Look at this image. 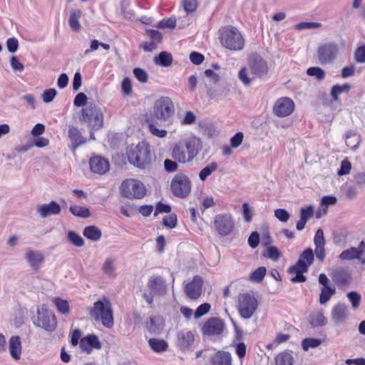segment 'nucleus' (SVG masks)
Returning <instances> with one entry per match:
<instances>
[{"label": "nucleus", "instance_id": "f8f14e48", "mask_svg": "<svg viewBox=\"0 0 365 365\" xmlns=\"http://www.w3.org/2000/svg\"><path fill=\"white\" fill-rule=\"evenodd\" d=\"M170 187L174 195L184 198L190 194L191 184L187 175L179 173L173 178Z\"/></svg>", "mask_w": 365, "mask_h": 365}, {"label": "nucleus", "instance_id": "6e6552de", "mask_svg": "<svg viewBox=\"0 0 365 365\" xmlns=\"http://www.w3.org/2000/svg\"><path fill=\"white\" fill-rule=\"evenodd\" d=\"M120 191L123 197L129 199H141L146 193L143 183L135 179L124 180L120 185Z\"/></svg>", "mask_w": 365, "mask_h": 365}, {"label": "nucleus", "instance_id": "2f4dec72", "mask_svg": "<svg viewBox=\"0 0 365 365\" xmlns=\"http://www.w3.org/2000/svg\"><path fill=\"white\" fill-rule=\"evenodd\" d=\"M68 137L72 143L73 150H75L78 146L86 143V140L81 135V133L79 131V130L74 126H71L69 128Z\"/></svg>", "mask_w": 365, "mask_h": 365}, {"label": "nucleus", "instance_id": "c756f323", "mask_svg": "<svg viewBox=\"0 0 365 365\" xmlns=\"http://www.w3.org/2000/svg\"><path fill=\"white\" fill-rule=\"evenodd\" d=\"M314 262V253L311 248L306 249L299 256L296 264L308 269Z\"/></svg>", "mask_w": 365, "mask_h": 365}, {"label": "nucleus", "instance_id": "f257e3e1", "mask_svg": "<svg viewBox=\"0 0 365 365\" xmlns=\"http://www.w3.org/2000/svg\"><path fill=\"white\" fill-rule=\"evenodd\" d=\"M175 107L169 97L158 99L154 105L153 115L147 120L150 132L155 136L163 138L167 135L166 128L173 124Z\"/></svg>", "mask_w": 365, "mask_h": 365}, {"label": "nucleus", "instance_id": "3c124183", "mask_svg": "<svg viewBox=\"0 0 365 365\" xmlns=\"http://www.w3.org/2000/svg\"><path fill=\"white\" fill-rule=\"evenodd\" d=\"M346 143L351 150H356L359 144V137L354 133H348L346 134Z\"/></svg>", "mask_w": 365, "mask_h": 365}, {"label": "nucleus", "instance_id": "37998d69", "mask_svg": "<svg viewBox=\"0 0 365 365\" xmlns=\"http://www.w3.org/2000/svg\"><path fill=\"white\" fill-rule=\"evenodd\" d=\"M69 210L73 215L79 217L87 218L91 216V212L87 207L77 205H71Z\"/></svg>", "mask_w": 365, "mask_h": 365}, {"label": "nucleus", "instance_id": "e2e57ef3", "mask_svg": "<svg viewBox=\"0 0 365 365\" xmlns=\"http://www.w3.org/2000/svg\"><path fill=\"white\" fill-rule=\"evenodd\" d=\"M314 242L315 247H324L325 240L324 237V232L322 229L317 230L314 235Z\"/></svg>", "mask_w": 365, "mask_h": 365}, {"label": "nucleus", "instance_id": "9d476101", "mask_svg": "<svg viewBox=\"0 0 365 365\" xmlns=\"http://www.w3.org/2000/svg\"><path fill=\"white\" fill-rule=\"evenodd\" d=\"M150 292L144 293L143 298L149 304L153 302L154 296H165L168 292V286L162 277L153 276L147 284Z\"/></svg>", "mask_w": 365, "mask_h": 365}, {"label": "nucleus", "instance_id": "de8ad7c7", "mask_svg": "<svg viewBox=\"0 0 365 365\" xmlns=\"http://www.w3.org/2000/svg\"><path fill=\"white\" fill-rule=\"evenodd\" d=\"M263 255L273 261H277L281 257V253L276 247L269 246L263 253Z\"/></svg>", "mask_w": 365, "mask_h": 365}, {"label": "nucleus", "instance_id": "58836bf2", "mask_svg": "<svg viewBox=\"0 0 365 365\" xmlns=\"http://www.w3.org/2000/svg\"><path fill=\"white\" fill-rule=\"evenodd\" d=\"M154 62L157 65L168 67L172 64L173 56L167 51H162L154 58Z\"/></svg>", "mask_w": 365, "mask_h": 365}, {"label": "nucleus", "instance_id": "0eeeda50", "mask_svg": "<svg viewBox=\"0 0 365 365\" xmlns=\"http://www.w3.org/2000/svg\"><path fill=\"white\" fill-rule=\"evenodd\" d=\"M81 120L93 130H98L103 125V112L100 108L93 103H88L82 109Z\"/></svg>", "mask_w": 365, "mask_h": 365}, {"label": "nucleus", "instance_id": "4d7b16f0", "mask_svg": "<svg viewBox=\"0 0 365 365\" xmlns=\"http://www.w3.org/2000/svg\"><path fill=\"white\" fill-rule=\"evenodd\" d=\"M238 77L245 86L250 85L252 81V78L249 76L247 68L245 67L240 69L238 73Z\"/></svg>", "mask_w": 365, "mask_h": 365}, {"label": "nucleus", "instance_id": "39448f33", "mask_svg": "<svg viewBox=\"0 0 365 365\" xmlns=\"http://www.w3.org/2000/svg\"><path fill=\"white\" fill-rule=\"evenodd\" d=\"M127 155L129 162L140 168H147L151 161L150 146L145 142L128 148Z\"/></svg>", "mask_w": 365, "mask_h": 365}, {"label": "nucleus", "instance_id": "a878e982", "mask_svg": "<svg viewBox=\"0 0 365 365\" xmlns=\"http://www.w3.org/2000/svg\"><path fill=\"white\" fill-rule=\"evenodd\" d=\"M331 277L338 285H346L350 283L351 274L346 269L339 268L332 272Z\"/></svg>", "mask_w": 365, "mask_h": 365}, {"label": "nucleus", "instance_id": "aec40b11", "mask_svg": "<svg viewBox=\"0 0 365 365\" xmlns=\"http://www.w3.org/2000/svg\"><path fill=\"white\" fill-rule=\"evenodd\" d=\"M195 336L192 331L181 330L177 334V346L182 351L190 349L194 343Z\"/></svg>", "mask_w": 365, "mask_h": 365}, {"label": "nucleus", "instance_id": "4be33fe9", "mask_svg": "<svg viewBox=\"0 0 365 365\" xmlns=\"http://www.w3.org/2000/svg\"><path fill=\"white\" fill-rule=\"evenodd\" d=\"M91 170L99 175H103L109 170V163L104 158L94 156L89 161Z\"/></svg>", "mask_w": 365, "mask_h": 365}, {"label": "nucleus", "instance_id": "49530a36", "mask_svg": "<svg viewBox=\"0 0 365 365\" xmlns=\"http://www.w3.org/2000/svg\"><path fill=\"white\" fill-rule=\"evenodd\" d=\"M307 74L314 77L318 81H322L325 78V71L320 67L313 66L307 70Z\"/></svg>", "mask_w": 365, "mask_h": 365}, {"label": "nucleus", "instance_id": "7c9ffc66", "mask_svg": "<svg viewBox=\"0 0 365 365\" xmlns=\"http://www.w3.org/2000/svg\"><path fill=\"white\" fill-rule=\"evenodd\" d=\"M327 322V318L322 311H315L309 314V323L312 327H324Z\"/></svg>", "mask_w": 365, "mask_h": 365}, {"label": "nucleus", "instance_id": "680f3d73", "mask_svg": "<svg viewBox=\"0 0 365 365\" xmlns=\"http://www.w3.org/2000/svg\"><path fill=\"white\" fill-rule=\"evenodd\" d=\"M163 225L168 227L169 228H174L177 225V217L174 214L169 215L165 216L163 218Z\"/></svg>", "mask_w": 365, "mask_h": 365}, {"label": "nucleus", "instance_id": "9b49d317", "mask_svg": "<svg viewBox=\"0 0 365 365\" xmlns=\"http://www.w3.org/2000/svg\"><path fill=\"white\" fill-rule=\"evenodd\" d=\"M36 327H41L47 331H53L57 326V321L53 312L43 304L37 310V319L34 322Z\"/></svg>", "mask_w": 365, "mask_h": 365}, {"label": "nucleus", "instance_id": "dca6fc26", "mask_svg": "<svg viewBox=\"0 0 365 365\" xmlns=\"http://www.w3.org/2000/svg\"><path fill=\"white\" fill-rule=\"evenodd\" d=\"M339 258L341 260L358 259L365 264V242L362 240L357 247H350L341 252Z\"/></svg>", "mask_w": 365, "mask_h": 365}, {"label": "nucleus", "instance_id": "bb28decb", "mask_svg": "<svg viewBox=\"0 0 365 365\" xmlns=\"http://www.w3.org/2000/svg\"><path fill=\"white\" fill-rule=\"evenodd\" d=\"M331 319L336 323H340L348 317V307L343 303L336 304L331 310Z\"/></svg>", "mask_w": 365, "mask_h": 365}, {"label": "nucleus", "instance_id": "79ce46f5", "mask_svg": "<svg viewBox=\"0 0 365 365\" xmlns=\"http://www.w3.org/2000/svg\"><path fill=\"white\" fill-rule=\"evenodd\" d=\"M149 345L154 351L158 353L165 351L168 347V344L165 340L158 339H150Z\"/></svg>", "mask_w": 365, "mask_h": 365}, {"label": "nucleus", "instance_id": "338daca9", "mask_svg": "<svg viewBox=\"0 0 365 365\" xmlns=\"http://www.w3.org/2000/svg\"><path fill=\"white\" fill-rule=\"evenodd\" d=\"M146 33L153 42H155L156 44L161 42L163 36L158 31L148 29L146 31Z\"/></svg>", "mask_w": 365, "mask_h": 365}, {"label": "nucleus", "instance_id": "a18cd8bd", "mask_svg": "<svg viewBox=\"0 0 365 365\" xmlns=\"http://www.w3.org/2000/svg\"><path fill=\"white\" fill-rule=\"evenodd\" d=\"M102 269H103V272L108 277H115V267L114 265L113 259H112L110 258L106 259V260L105 261V262L103 265Z\"/></svg>", "mask_w": 365, "mask_h": 365}, {"label": "nucleus", "instance_id": "774afa93", "mask_svg": "<svg viewBox=\"0 0 365 365\" xmlns=\"http://www.w3.org/2000/svg\"><path fill=\"white\" fill-rule=\"evenodd\" d=\"M355 59L359 63L365 62V46L359 47L354 53Z\"/></svg>", "mask_w": 365, "mask_h": 365}, {"label": "nucleus", "instance_id": "412c9836", "mask_svg": "<svg viewBox=\"0 0 365 365\" xmlns=\"http://www.w3.org/2000/svg\"><path fill=\"white\" fill-rule=\"evenodd\" d=\"M36 211L42 218H46L51 215H58L61 212V209L59 204L56 201H51L48 204L38 205Z\"/></svg>", "mask_w": 365, "mask_h": 365}, {"label": "nucleus", "instance_id": "c85d7f7f", "mask_svg": "<svg viewBox=\"0 0 365 365\" xmlns=\"http://www.w3.org/2000/svg\"><path fill=\"white\" fill-rule=\"evenodd\" d=\"M314 215V207L309 205L307 207H302L300 210V219L297 222L296 227L298 230H302L307 220Z\"/></svg>", "mask_w": 365, "mask_h": 365}, {"label": "nucleus", "instance_id": "f3484780", "mask_svg": "<svg viewBox=\"0 0 365 365\" xmlns=\"http://www.w3.org/2000/svg\"><path fill=\"white\" fill-rule=\"evenodd\" d=\"M294 109V103L292 99L287 97L279 98L273 107L274 113L280 118L291 115Z\"/></svg>", "mask_w": 365, "mask_h": 365}, {"label": "nucleus", "instance_id": "603ef678", "mask_svg": "<svg viewBox=\"0 0 365 365\" xmlns=\"http://www.w3.org/2000/svg\"><path fill=\"white\" fill-rule=\"evenodd\" d=\"M68 239L76 247H82L84 245V240L82 237L74 231H69L68 232Z\"/></svg>", "mask_w": 365, "mask_h": 365}, {"label": "nucleus", "instance_id": "4c0bfd02", "mask_svg": "<svg viewBox=\"0 0 365 365\" xmlns=\"http://www.w3.org/2000/svg\"><path fill=\"white\" fill-rule=\"evenodd\" d=\"M83 234L86 237L92 241H98L102 235L101 230L94 225L85 227Z\"/></svg>", "mask_w": 365, "mask_h": 365}, {"label": "nucleus", "instance_id": "f704fd0d", "mask_svg": "<svg viewBox=\"0 0 365 365\" xmlns=\"http://www.w3.org/2000/svg\"><path fill=\"white\" fill-rule=\"evenodd\" d=\"M147 327L150 333L153 334H159L163 329V321L160 317H152L150 322L147 324Z\"/></svg>", "mask_w": 365, "mask_h": 365}, {"label": "nucleus", "instance_id": "6e6d98bb", "mask_svg": "<svg viewBox=\"0 0 365 365\" xmlns=\"http://www.w3.org/2000/svg\"><path fill=\"white\" fill-rule=\"evenodd\" d=\"M133 74L140 83H145L148 81V75L144 69L135 68L133 69Z\"/></svg>", "mask_w": 365, "mask_h": 365}, {"label": "nucleus", "instance_id": "f03ea898", "mask_svg": "<svg viewBox=\"0 0 365 365\" xmlns=\"http://www.w3.org/2000/svg\"><path fill=\"white\" fill-rule=\"evenodd\" d=\"M89 314L96 322H101L107 327H113V314L110 302L106 297L94 302L92 307L88 309Z\"/></svg>", "mask_w": 365, "mask_h": 365}, {"label": "nucleus", "instance_id": "20e7f679", "mask_svg": "<svg viewBox=\"0 0 365 365\" xmlns=\"http://www.w3.org/2000/svg\"><path fill=\"white\" fill-rule=\"evenodd\" d=\"M221 45L230 51H241L245 46V39L240 31L232 26H227L219 30Z\"/></svg>", "mask_w": 365, "mask_h": 365}, {"label": "nucleus", "instance_id": "864d4df0", "mask_svg": "<svg viewBox=\"0 0 365 365\" xmlns=\"http://www.w3.org/2000/svg\"><path fill=\"white\" fill-rule=\"evenodd\" d=\"M177 19L174 17L164 19L158 22L157 27L160 29H174L176 26Z\"/></svg>", "mask_w": 365, "mask_h": 365}, {"label": "nucleus", "instance_id": "052dcab7", "mask_svg": "<svg viewBox=\"0 0 365 365\" xmlns=\"http://www.w3.org/2000/svg\"><path fill=\"white\" fill-rule=\"evenodd\" d=\"M57 95V91L55 88H48L43 91L42 95L43 101L45 103L51 102Z\"/></svg>", "mask_w": 365, "mask_h": 365}, {"label": "nucleus", "instance_id": "cd10ccee", "mask_svg": "<svg viewBox=\"0 0 365 365\" xmlns=\"http://www.w3.org/2000/svg\"><path fill=\"white\" fill-rule=\"evenodd\" d=\"M232 357L229 352L219 351L210 360V365H232Z\"/></svg>", "mask_w": 365, "mask_h": 365}, {"label": "nucleus", "instance_id": "1a4fd4ad", "mask_svg": "<svg viewBox=\"0 0 365 365\" xmlns=\"http://www.w3.org/2000/svg\"><path fill=\"white\" fill-rule=\"evenodd\" d=\"M257 307L258 302L253 295L248 293L239 295L237 309L240 317L243 319H250Z\"/></svg>", "mask_w": 365, "mask_h": 365}, {"label": "nucleus", "instance_id": "a211bd4d", "mask_svg": "<svg viewBox=\"0 0 365 365\" xmlns=\"http://www.w3.org/2000/svg\"><path fill=\"white\" fill-rule=\"evenodd\" d=\"M224 329L225 324L222 319L211 317L204 323L202 327V332L207 336L220 335L223 332Z\"/></svg>", "mask_w": 365, "mask_h": 365}, {"label": "nucleus", "instance_id": "a19ab883", "mask_svg": "<svg viewBox=\"0 0 365 365\" xmlns=\"http://www.w3.org/2000/svg\"><path fill=\"white\" fill-rule=\"evenodd\" d=\"M336 292L334 287H323L321 288V294L319 295V303L321 304H325L328 302L331 296Z\"/></svg>", "mask_w": 365, "mask_h": 365}, {"label": "nucleus", "instance_id": "c03bdc74", "mask_svg": "<svg viewBox=\"0 0 365 365\" xmlns=\"http://www.w3.org/2000/svg\"><path fill=\"white\" fill-rule=\"evenodd\" d=\"M217 163L212 162L205 167L199 173V178L202 181H205L207 178L217 169Z\"/></svg>", "mask_w": 365, "mask_h": 365}, {"label": "nucleus", "instance_id": "5fc2aeb1", "mask_svg": "<svg viewBox=\"0 0 365 365\" xmlns=\"http://www.w3.org/2000/svg\"><path fill=\"white\" fill-rule=\"evenodd\" d=\"M347 297L351 302L353 309H356L359 307L361 302V295L356 292H350L347 294Z\"/></svg>", "mask_w": 365, "mask_h": 365}, {"label": "nucleus", "instance_id": "0e129e2a", "mask_svg": "<svg viewBox=\"0 0 365 365\" xmlns=\"http://www.w3.org/2000/svg\"><path fill=\"white\" fill-rule=\"evenodd\" d=\"M274 216L281 222H287L289 217V213L284 209H277L274 210Z\"/></svg>", "mask_w": 365, "mask_h": 365}, {"label": "nucleus", "instance_id": "b1692460", "mask_svg": "<svg viewBox=\"0 0 365 365\" xmlns=\"http://www.w3.org/2000/svg\"><path fill=\"white\" fill-rule=\"evenodd\" d=\"M25 258L30 267L36 271L40 268L44 261V256L40 251H35L30 249L26 250Z\"/></svg>", "mask_w": 365, "mask_h": 365}, {"label": "nucleus", "instance_id": "2eb2a0df", "mask_svg": "<svg viewBox=\"0 0 365 365\" xmlns=\"http://www.w3.org/2000/svg\"><path fill=\"white\" fill-rule=\"evenodd\" d=\"M214 225L220 235L226 236L232 232L235 222L230 214L217 215L215 218Z\"/></svg>", "mask_w": 365, "mask_h": 365}, {"label": "nucleus", "instance_id": "6ab92c4d", "mask_svg": "<svg viewBox=\"0 0 365 365\" xmlns=\"http://www.w3.org/2000/svg\"><path fill=\"white\" fill-rule=\"evenodd\" d=\"M203 279L200 276L196 275L192 280L187 283L185 288V292L191 299H198L202 293Z\"/></svg>", "mask_w": 365, "mask_h": 365}, {"label": "nucleus", "instance_id": "473e14b6", "mask_svg": "<svg viewBox=\"0 0 365 365\" xmlns=\"http://www.w3.org/2000/svg\"><path fill=\"white\" fill-rule=\"evenodd\" d=\"M307 268L299 267L297 264L289 267V273L295 274L294 277L291 278V282L293 283L304 282L307 278L303 274L307 272Z\"/></svg>", "mask_w": 365, "mask_h": 365}, {"label": "nucleus", "instance_id": "7ed1b4c3", "mask_svg": "<svg viewBox=\"0 0 365 365\" xmlns=\"http://www.w3.org/2000/svg\"><path fill=\"white\" fill-rule=\"evenodd\" d=\"M207 96L213 99L218 96H227L230 91L227 83H220V76L211 69H207L202 77Z\"/></svg>", "mask_w": 365, "mask_h": 365}, {"label": "nucleus", "instance_id": "4468645a", "mask_svg": "<svg viewBox=\"0 0 365 365\" xmlns=\"http://www.w3.org/2000/svg\"><path fill=\"white\" fill-rule=\"evenodd\" d=\"M248 66L252 73L261 78L268 73L267 62L258 53H252L248 57Z\"/></svg>", "mask_w": 365, "mask_h": 365}, {"label": "nucleus", "instance_id": "8fccbe9b", "mask_svg": "<svg viewBox=\"0 0 365 365\" xmlns=\"http://www.w3.org/2000/svg\"><path fill=\"white\" fill-rule=\"evenodd\" d=\"M322 340L319 339L307 338L302 341V346L304 351L310 348H317L322 344Z\"/></svg>", "mask_w": 365, "mask_h": 365}, {"label": "nucleus", "instance_id": "5701e85b", "mask_svg": "<svg viewBox=\"0 0 365 365\" xmlns=\"http://www.w3.org/2000/svg\"><path fill=\"white\" fill-rule=\"evenodd\" d=\"M80 347L82 351L90 354L93 349H101V343L95 334H89L80 341Z\"/></svg>", "mask_w": 365, "mask_h": 365}, {"label": "nucleus", "instance_id": "c9c22d12", "mask_svg": "<svg viewBox=\"0 0 365 365\" xmlns=\"http://www.w3.org/2000/svg\"><path fill=\"white\" fill-rule=\"evenodd\" d=\"M52 302L56 305V307L60 314L65 316L70 314V304L67 300L62 299L59 297H55L52 299Z\"/></svg>", "mask_w": 365, "mask_h": 365}, {"label": "nucleus", "instance_id": "ddd939ff", "mask_svg": "<svg viewBox=\"0 0 365 365\" xmlns=\"http://www.w3.org/2000/svg\"><path fill=\"white\" fill-rule=\"evenodd\" d=\"M338 51L336 43H326L318 46L316 56L321 64H329L336 58Z\"/></svg>", "mask_w": 365, "mask_h": 365}, {"label": "nucleus", "instance_id": "e433bc0d", "mask_svg": "<svg viewBox=\"0 0 365 365\" xmlns=\"http://www.w3.org/2000/svg\"><path fill=\"white\" fill-rule=\"evenodd\" d=\"M294 358L291 353L282 351L274 358V365H293Z\"/></svg>", "mask_w": 365, "mask_h": 365}, {"label": "nucleus", "instance_id": "ea45409f", "mask_svg": "<svg viewBox=\"0 0 365 365\" xmlns=\"http://www.w3.org/2000/svg\"><path fill=\"white\" fill-rule=\"evenodd\" d=\"M351 89V86L349 83H344L343 85H335L331 89L330 95L331 98L334 101L339 100V95L346 93H347Z\"/></svg>", "mask_w": 365, "mask_h": 365}, {"label": "nucleus", "instance_id": "72a5a7b5", "mask_svg": "<svg viewBox=\"0 0 365 365\" xmlns=\"http://www.w3.org/2000/svg\"><path fill=\"white\" fill-rule=\"evenodd\" d=\"M82 11L79 9H71L68 19V24L71 29L74 31H78L81 29L79 19L81 17Z\"/></svg>", "mask_w": 365, "mask_h": 365}, {"label": "nucleus", "instance_id": "423d86ee", "mask_svg": "<svg viewBox=\"0 0 365 365\" xmlns=\"http://www.w3.org/2000/svg\"><path fill=\"white\" fill-rule=\"evenodd\" d=\"M198 154V149L194 140L184 139L177 143L172 150V158L180 163L192 161Z\"/></svg>", "mask_w": 365, "mask_h": 365}, {"label": "nucleus", "instance_id": "09e8293b", "mask_svg": "<svg viewBox=\"0 0 365 365\" xmlns=\"http://www.w3.org/2000/svg\"><path fill=\"white\" fill-rule=\"evenodd\" d=\"M267 269L264 267H260L252 272L250 275V279L252 282H260L264 279Z\"/></svg>", "mask_w": 365, "mask_h": 365}, {"label": "nucleus", "instance_id": "bf43d9fd", "mask_svg": "<svg viewBox=\"0 0 365 365\" xmlns=\"http://www.w3.org/2000/svg\"><path fill=\"white\" fill-rule=\"evenodd\" d=\"M242 215L245 222H251L253 216V210L247 202L242 205Z\"/></svg>", "mask_w": 365, "mask_h": 365}, {"label": "nucleus", "instance_id": "13d9d810", "mask_svg": "<svg viewBox=\"0 0 365 365\" xmlns=\"http://www.w3.org/2000/svg\"><path fill=\"white\" fill-rule=\"evenodd\" d=\"M182 3L185 13H192L197 9V0H182Z\"/></svg>", "mask_w": 365, "mask_h": 365}, {"label": "nucleus", "instance_id": "69168bd1", "mask_svg": "<svg viewBox=\"0 0 365 365\" xmlns=\"http://www.w3.org/2000/svg\"><path fill=\"white\" fill-rule=\"evenodd\" d=\"M351 168V164L348 160H344L341 163V166L338 170L339 175H344L349 173Z\"/></svg>", "mask_w": 365, "mask_h": 365}, {"label": "nucleus", "instance_id": "393cba45", "mask_svg": "<svg viewBox=\"0 0 365 365\" xmlns=\"http://www.w3.org/2000/svg\"><path fill=\"white\" fill-rule=\"evenodd\" d=\"M9 349L11 356L14 360L21 359L22 346L21 339L19 336H12L9 339Z\"/></svg>", "mask_w": 365, "mask_h": 365}]
</instances>
